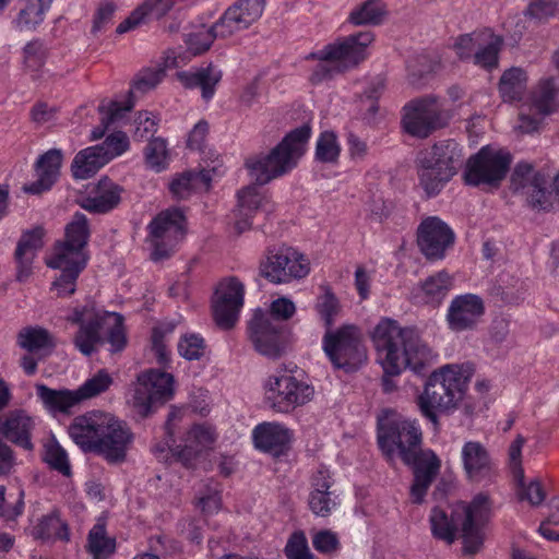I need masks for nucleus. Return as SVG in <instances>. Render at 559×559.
I'll list each match as a JSON object with an SVG mask.
<instances>
[{"mask_svg": "<svg viewBox=\"0 0 559 559\" xmlns=\"http://www.w3.org/2000/svg\"><path fill=\"white\" fill-rule=\"evenodd\" d=\"M371 338L385 376H397L407 368L420 372L436 357L424 342L389 318L379 321Z\"/></svg>", "mask_w": 559, "mask_h": 559, "instance_id": "obj_1", "label": "nucleus"}, {"mask_svg": "<svg viewBox=\"0 0 559 559\" xmlns=\"http://www.w3.org/2000/svg\"><path fill=\"white\" fill-rule=\"evenodd\" d=\"M472 370L464 365H448L432 372L417 399L421 414L437 423L438 414L457 408L467 390Z\"/></svg>", "mask_w": 559, "mask_h": 559, "instance_id": "obj_2", "label": "nucleus"}, {"mask_svg": "<svg viewBox=\"0 0 559 559\" xmlns=\"http://www.w3.org/2000/svg\"><path fill=\"white\" fill-rule=\"evenodd\" d=\"M88 238L87 221L84 214L76 213L66 228V240L56 246L47 260L51 269L60 270V276L52 283L58 296H70L75 292V283L84 270L87 257L84 247Z\"/></svg>", "mask_w": 559, "mask_h": 559, "instance_id": "obj_3", "label": "nucleus"}, {"mask_svg": "<svg viewBox=\"0 0 559 559\" xmlns=\"http://www.w3.org/2000/svg\"><path fill=\"white\" fill-rule=\"evenodd\" d=\"M310 135V127L304 124L288 133L269 153L249 157L246 168L250 178L265 185L292 171L305 154Z\"/></svg>", "mask_w": 559, "mask_h": 559, "instance_id": "obj_4", "label": "nucleus"}, {"mask_svg": "<svg viewBox=\"0 0 559 559\" xmlns=\"http://www.w3.org/2000/svg\"><path fill=\"white\" fill-rule=\"evenodd\" d=\"M464 163L463 147L454 140H441L420 151L416 159L418 182L435 197L457 174Z\"/></svg>", "mask_w": 559, "mask_h": 559, "instance_id": "obj_5", "label": "nucleus"}, {"mask_svg": "<svg viewBox=\"0 0 559 559\" xmlns=\"http://www.w3.org/2000/svg\"><path fill=\"white\" fill-rule=\"evenodd\" d=\"M68 320L80 324L74 344L84 355H91L102 342L100 330L107 331L114 350H121L126 345L123 319L116 312L98 311L93 306H84L75 308Z\"/></svg>", "mask_w": 559, "mask_h": 559, "instance_id": "obj_6", "label": "nucleus"}, {"mask_svg": "<svg viewBox=\"0 0 559 559\" xmlns=\"http://www.w3.org/2000/svg\"><path fill=\"white\" fill-rule=\"evenodd\" d=\"M378 443L390 461L400 457L411 465L419 454L421 430L416 420L408 419L394 411H385L379 418Z\"/></svg>", "mask_w": 559, "mask_h": 559, "instance_id": "obj_7", "label": "nucleus"}, {"mask_svg": "<svg viewBox=\"0 0 559 559\" xmlns=\"http://www.w3.org/2000/svg\"><path fill=\"white\" fill-rule=\"evenodd\" d=\"M264 403L275 413L288 414L309 403L314 388L287 370L269 374L263 383Z\"/></svg>", "mask_w": 559, "mask_h": 559, "instance_id": "obj_8", "label": "nucleus"}, {"mask_svg": "<svg viewBox=\"0 0 559 559\" xmlns=\"http://www.w3.org/2000/svg\"><path fill=\"white\" fill-rule=\"evenodd\" d=\"M511 189L535 210H549L559 200V174L551 177L533 165L519 163L511 176Z\"/></svg>", "mask_w": 559, "mask_h": 559, "instance_id": "obj_9", "label": "nucleus"}, {"mask_svg": "<svg viewBox=\"0 0 559 559\" xmlns=\"http://www.w3.org/2000/svg\"><path fill=\"white\" fill-rule=\"evenodd\" d=\"M370 32H359L342 40L325 46L317 53L320 60L312 80L321 81L333 72H341L355 67L367 56V48L372 43Z\"/></svg>", "mask_w": 559, "mask_h": 559, "instance_id": "obj_10", "label": "nucleus"}, {"mask_svg": "<svg viewBox=\"0 0 559 559\" xmlns=\"http://www.w3.org/2000/svg\"><path fill=\"white\" fill-rule=\"evenodd\" d=\"M322 349L335 369L347 372L358 369L367 358L360 330L353 324L326 330Z\"/></svg>", "mask_w": 559, "mask_h": 559, "instance_id": "obj_11", "label": "nucleus"}, {"mask_svg": "<svg viewBox=\"0 0 559 559\" xmlns=\"http://www.w3.org/2000/svg\"><path fill=\"white\" fill-rule=\"evenodd\" d=\"M451 114L437 96L414 99L403 108L402 126L406 133L417 139H426L448 126Z\"/></svg>", "mask_w": 559, "mask_h": 559, "instance_id": "obj_12", "label": "nucleus"}, {"mask_svg": "<svg viewBox=\"0 0 559 559\" xmlns=\"http://www.w3.org/2000/svg\"><path fill=\"white\" fill-rule=\"evenodd\" d=\"M129 399V404L141 417L151 415L157 405H163L175 395V378L171 373L151 368L142 371Z\"/></svg>", "mask_w": 559, "mask_h": 559, "instance_id": "obj_13", "label": "nucleus"}, {"mask_svg": "<svg viewBox=\"0 0 559 559\" xmlns=\"http://www.w3.org/2000/svg\"><path fill=\"white\" fill-rule=\"evenodd\" d=\"M147 242L152 258H168L185 236V216L178 209H168L156 215L148 224Z\"/></svg>", "mask_w": 559, "mask_h": 559, "instance_id": "obj_14", "label": "nucleus"}, {"mask_svg": "<svg viewBox=\"0 0 559 559\" xmlns=\"http://www.w3.org/2000/svg\"><path fill=\"white\" fill-rule=\"evenodd\" d=\"M502 40L489 29L460 35L453 41L452 48L459 59L472 61L484 69L498 66V55Z\"/></svg>", "mask_w": 559, "mask_h": 559, "instance_id": "obj_15", "label": "nucleus"}, {"mask_svg": "<svg viewBox=\"0 0 559 559\" xmlns=\"http://www.w3.org/2000/svg\"><path fill=\"white\" fill-rule=\"evenodd\" d=\"M512 162L509 152L500 148L483 147L467 162L464 179L467 185L493 186L507 175Z\"/></svg>", "mask_w": 559, "mask_h": 559, "instance_id": "obj_16", "label": "nucleus"}, {"mask_svg": "<svg viewBox=\"0 0 559 559\" xmlns=\"http://www.w3.org/2000/svg\"><path fill=\"white\" fill-rule=\"evenodd\" d=\"M310 262L301 252L292 247L270 251L260 264V273L274 284L289 283L306 277Z\"/></svg>", "mask_w": 559, "mask_h": 559, "instance_id": "obj_17", "label": "nucleus"}, {"mask_svg": "<svg viewBox=\"0 0 559 559\" xmlns=\"http://www.w3.org/2000/svg\"><path fill=\"white\" fill-rule=\"evenodd\" d=\"M556 93L554 79L540 80L530 99L521 106L516 129L522 133L537 131L544 119L557 110Z\"/></svg>", "mask_w": 559, "mask_h": 559, "instance_id": "obj_18", "label": "nucleus"}, {"mask_svg": "<svg viewBox=\"0 0 559 559\" xmlns=\"http://www.w3.org/2000/svg\"><path fill=\"white\" fill-rule=\"evenodd\" d=\"M245 285L234 276L219 282L213 299L214 319L221 328H231L243 307Z\"/></svg>", "mask_w": 559, "mask_h": 559, "instance_id": "obj_19", "label": "nucleus"}, {"mask_svg": "<svg viewBox=\"0 0 559 559\" xmlns=\"http://www.w3.org/2000/svg\"><path fill=\"white\" fill-rule=\"evenodd\" d=\"M457 508L463 520L464 550L467 554H475L483 544L480 526L490 518L491 502L487 495L478 493L468 504H459Z\"/></svg>", "mask_w": 559, "mask_h": 559, "instance_id": "obj_20", "label": "nucleus"}, {"mask_svg": "<svg viewBox=\"0 0 559 559\" xmlns=\"http://www.w3.org/2000/svg\"><path fill=\"white\" fill-rule=\"evenodd\" d=\"M455 240L451 227L437 216L423 219L417 229V243L421 253L432 261L442 260Z\"/></svg>", "mask_w": 559, "mask_h": 559, "instance_id": "obj_21", "label": "nucleus"}, {"mask_svg": "<svg viewBox=\"0 0 559 559\" xmlns=\"http://www.w3.org/2000/svg\"><path fill=\"white\" fill-rule=\"evenodd\" d=\"M486 311L484 299L476 294H460L452 298L447 309L448 328L455 333L473 331Z\"/></svg>", "mask_w": 559, "mask_h": 559, "instance_id": "obj_22", "label": "nucleus"}, {"mask_svg": "<svg viewBox=\"0 0 559 559\" xmlns=\"http://www.w3.org/2000/svg\"><path fill=\"white\" fill-rule=\"evenodd\" d=\"M254 348L270 358H277L284 349L283 325L262 310H257L248 325Z\"/></svg>", "mask_w": 559, "mask_h": 559, "instance_id": "obj_23", "label": "nucleus"}, {"mask_svg": "<svg viewBox=\"0 0 559 559\" xmlns=\"http://www.w3.org/2000/svg\"><path fill=\"white\" fill-rule=\"evenodd\" d=\"M114 414L92 411L78 416L69 426L71 439L84 451L97 450L102 438L109 429Z\"/></svg>", "mask_w": 559, "mask_h": 559, "instance_id": "obj_24", "label": "nucleus"}, {"mask_svg": "<svg viewBox=\"0 0 559 559\" xmlns=\"http://www.w3.org/2000/svg\"><path fill=\"white\" fill-rule=\"evenodd\" d=\"M217 440V432L215 428L207 424H197L190 427L182 438V444L177 445L175 449H169L174 456L180 461L185 466H194L198 457L212 450Z\"/></svg>", "mask_w": 559, "mask_h": 559, "instance_id": "obj_25", "label": "nucleus"}, {"mask_svg": "<svg viewBox=\"0 0 559 559\" xmlns=\"http://www.w3.org/2000/svg\"><path fill=\"white\" fill-rule=\"evenodd\" d=\"M263 11V0H239L214 24V31L219 37H229L247 29L262 16Z\"/></svg>", "mask_w": 559, "mask_h": 559, "instance_id": "obj_26", "label": "nucleus"}, {"mask_svg": "<svg viewBox=\"0 0 559 559\" xmlns=\"http://www.w3.org/2000/svg\"><path fill=\"white\" fill-rule=\"evenodd\" d=\"M414 465V481L411 486V499L414 503H421L432 481L441 468V460L430 450H421Z\"/></svg>", "mask_w": 559, "mask_h": 559, "instance_id": "obj_27", "label": "nucleus"}, {"mask_svg": "<svg viewBox=\"0 0 559 559\" xmlns=\"http://www.w3.org/2000/svg\"><path fill=\"white\" fill-rule=\"evenodd\" d=\"M35 426V418L23 409H14L0 416V435L26 451L34 449L32 436Z\"/></svg>", "mask_w": 559, "mask_h": 559, "instance_id": "obj_28", "label": "nucleus"}, {"mask_svg": "<svg viewBox=\"0 0 559 559\" xmlns=\"http://www.w3.org/2000/svg\"><path fill=\"white\" fill-rule=\"evenodd\" d=\"M293 436V431L278 421H264L252 430L254 447L273 455L283 454L289 448Z\"/></svg>", "mask_w": 559, "mask_h": 559, "instance_id": "obj_29", "label": "nucleus"}, {"mask_svg": "<svg viewBox=\"0 0 559 559\" xmlns=\"http://www.w3.org/2000/svg\"><path fill=\"white\" fill-rule=\"evenodd\" d=\"M133 436L127 424L114 415L108 431L96 450L110 463L124 461Z\"/></svg>", "mask_w": 559, "mask_h": 559, "instance_id": "obj_30", "label": "nucleus"}, {"mask_svg": "<svg viewBox=\"0 0 559 559\" xmlns=\"http://www.w3.org/2000/svg\"><path fill=\"white\" fill-rule=\"evenodd\" d=\"M453 277L447 271L437 272L420 281L411 293L414 302L438 307L453 287Z\"/></svg>", "mask_w": 559, "mask_h": 559, "instance_id": "obj_31", "label": "nucleus"}, {"mask_svg": "<svg viewBox=\"0 0 559 559\" xmlns=\"http://www.w3.org/2000/svg\"><path fill=\"white\" fill-rule=\"evenodd\" d=\"M269 201L257 186H248L238 192V205L234 212L235 229L241 234L250 229L255 213L265 210Z\"/></svg>", "mask_w": 559, "mask_h": 559, "instance_id": "obj_32", "label": "nucleus"}, {"mask_svg": "<svg viewBox=\"0 0 559 559\" xmlns=\"http://www.w3.org/2000/svg\"><path fill=\"white\" fill-rule=\"evenodd\" d=\"M174 0H145L117 27V33L123 34L141 25L164 17L173 8Z\"/></svg>", "mask_w": 559, "mask_h": 559, "instance_id": "obj_33", "label": "nucleus"}, {"mask_svg": "<svg viewBox=\"0 0 559 559\" xmlns=\"http://www.w3.org/2000/svg\"><path fill=\"white\" fill-rule=\"evenodd\" d=\"M62 163V153L59 150H50L46 152L36 163L37 180L24 190L28 193H40L50 189L56 182Z\"/></svg>", "mask_w": 559, "mask_h": 559, "instance_id": "obj_34", "label": "nucleus"}, {"mask_svg": "<svg viewBox=\"0 0 559 559\" xmlns=\"http://www.w3.org/2000/svg\"><path fill=\"white\" fill-rule=\"evenodd\" d=\"M462 516L459 508L450 511L435 507L429 516L430 528L433 537L452 544L460 530L462 531Z\"/></svg>", "mask_w": 559, "mask_h": 559, "instance_id": "obj_35", "label": "nucleus"}, {"mask_svg": "<svg viewBox=\"0 0 559 559\" xmlns=\"http://www.w3.org/2000/svg\"><path fill=\"white\" fill-rule=\"evenodd\" d=\"M43 247V229L36 228L25 233L19 241L15 257L17 261L16 278L24 282L32 274V263L37 251Z\"/></svg>", "mask_w": 559, "mask_h": 559, "instance_id": "obj_36", "label": "nucleus"}, {"mask_svg": "<svg viewBox=\"0 0 559 559\" xmlns=\"http://www.w3.org/2000/svg\"><path fill=\"white\" fill-rule=\"evenodd\" d=\"M461 461L467 477L479 479L491 467V459L487 449L478 441H467L461 450Z\"/></svg>", "mask_w": 559, "mask_h": 559, "instance_id": "obj_37", "label": "nucleus"}, {"mask_svg": "<svg viewBox=\"0 0 559 559\" xmlns=\"http://www.w3.org/2000/svg\"><path fill=\"white\" fill-rule=\"evenodd\" d=\"M121 189L111 180H99L91 195L85 198L81 206L88 212L106 213L120 202Z\"/></svg>", "mask_w": 559, "mask_h": 559, "instance_id": "obj_38", "label": "nucleus"}, {"mask_svg": "<svg viewBox=\"0 0 559 559\" xmlns=\"http://www.w3.org/2000/svg\"><path fill=\"white\" fill-rule=\"evenodd\" d=\"M217 168L187 171L175 178L170 183V191L179 199H185L192 191L207 190L214 176L221 175Z\"/></svg>", "mask_w": 559, "mask_h": 559, "instance_id": "obj_39", "label": "nucleus"}, {"mask_svg": "<svg viewBox=\"0 0 559 559\" xmlns=\"http://www.w3.org/2000/svg\"><path fill=\"white\" fill-rule=\"evenodd\" d=\"M35 389L43 405L50 413H67L81 402L76 390H53L45 384H37Z\"/></svg>", "mask_w": 559, "mask_h": 559, "instance_id": "obj_40", "label": "nucleus"}, {"mask_svg": "<svg viewBox=\"0 0 559 559\" xmlns=\"http://www.w3.org/2000/svg\"><path fill=\"white\" fill-rule=\"evenodd\" d=\"M222 78V72L213 66L202 68L195 72H183L179 74L181 83L189 88L199 87L204 99L209 100L215 93V86Z\"/></svg>", "mask_w": 559, "mask_h": 559, "instance_id": "obj_41", "label": "nucleus"}, {"mask_svg": "<svg viewBox=\"0 0 559 559\" xmlns=\"http://www.w3.org/2000/svg\"><path fill=\"white\" fill-rule=\"evenodd\" d=\"M102 150L94 146L80 151L72 163V173L76 179H87L107 164Z\"/></svg>", "mask_w": 559, "mask_h": 559, "instance_id": "obj_42", "label": "nucleus"}, {"mask_svg": "<svg viewBox=\"0 0 559 559\" xmlns=\"http://www.w3.org/2000/svg\"><path fill=\"white\" fill-rule=\"evenodd\" d=\"M17 344L29 354L46 355L53 347V341L47 330L38 326L23 328L17 334Z\"/></svg>", "mask_w": 559, "mask_h": 559, "instance_id": "obj_43", "label": "nucleus"}, {"mask_svg": "<svg viewBox=\"0 0 559 559\" xmlns=\"http://www.w3.org/2000/svg\"><path fill=\"white\" fill-rule=\"evenodd\" d=\"M32 535L36 539L46 542L63 540L70 538L67 524L59 518L56 512L47 514L39 519L32 527Z\"/></svg>", "mask_w": 559, "mask_h": 559, "instance_id": "obj_44", "label": "nucleus"}, {"mask_svg": "<svg viewBox=\"0 0 559 559\" xmlns=\"http://www.w3.org/2000/svg\"><path fill=\"white\" fill-rule=\"evenodd\" d=\"M527 74L521 68L506 70L500 78L499 92L504 102H516L526 91Z\"/></svg>", "mask_w": 559, "mask_h": 559, "instance_id": "obj_45", "label": "nucleus"}, {"mask_svg": "<svg viewBox=\"0 0 559 559\" xmlns=\"http://www.w3.org/2000/svg\"><path fill=\"white\" fill-rule=\"evenodd\" d=\"M515 484V493L520 501L528 503L531 507H539L547 497L546 489L539 478L527 479L524 473L521 477L513 476Z\"/></svg>", "mask_w": 559, "mask_h": 559, "instance_id": "obj_46", "label": "nucleus"}, {"mask_svg": "<svg viewBox=\"0 0 559 559\" xmlns=\"http://www.w3.org/2000/svg\"><path fill=\"white\" fill-rule=\"evenodd\" d=\"M115 539L106 534L103 523H96L88 534L87 548L94 559H107L115 550Z\"/></svg>", "mask_w": 559, "mask_h": 559, "instance_id": "obj_47", "label": "nucleus"}, {"mask_svg": "<svg viewBox=\"0 0 559 559\" xmlns=\"http://www.w3.org/2000/svg\"><path fill=\"white\" fill-rule=\"evenodd\" d=\"M314 309L326 330L333 329L332 326L342 311L340 300L330 288H324L323 293L317 297Z\"/></svg>", "mask_w": 559, "mask_h": 559, "instance_id": "obj_48", "label": "nucleus"}, {"mask_svg": "<svg viewBox=\"0 0 559 559\" xmlns=\"http://www.w3.org/2000/svg\"><path fill=\"white\" fill-rule=\"evenodd\" d=\"M175 330L173 322L162 323L153 329L152 352L155 355L156 362L160 366H167L170 362V350L168 348V338Z\"/></svg>", "mask_w": 559, "mask_h": 559, "instance_id": "obj_49", "label": "nucleus"}, {"mask_svg": "<svg viewBox=\"0 0 559 559\" xmlns=\"http://www.w3.org/2000/svg\"><path fill=\"white\" fill-rule=\"evenodd\" d=\"M52 0H36L21 10L16 23L21 29H32L44 21L45 13L49 10Z\"/></svg>", "mask_w": 559, "mask_h": 559, "instance_id": "obj_50", "label": "nucleus"}, {"mask_svg": "<svg viewBox=\"0 0 559 559\" xmlns=\"http://www.w3.org/2000/svg\"><path fill=\"white\" fill-rule=\"evenodd\" d=\"M145 163L156 173L164 170L169 163L167 143L162 138H155L148 142L144 151Z\"/></svg>", "mask_w": 559, "mask_h": 559, "instance_id": "obj_51", "label": "nucleus"}, {"mask_svg": "<svg viewBox=\"0 0 559 559\" xmlns=\"http://www.w3.org/2000/svg\"><path fill=\"white\" fill-rule=\"evenodd\" d=\"M341 153V145L334 132H322L316 144V159L321 163H335Z\"/></svg>", "mask_w": 559, "mask_h": 559, "instance_id": "obj_52", "label": "nucleus"}, {"mask_svg": "<svg viewBox=\"0 0 559 559\" xmlns=\"http://www.w3.org/2000/svg\"><path fill=\"white\" fill-rule=\"evenodd\" d=\"M112 382L111 376L106 370H99L76 390L80 401L92 399L106 392Z\"/></svg>", "mask_w": 559, "mask_h": 559, "instance_id": "obj_53", "label": "nucleus"}, {"mask_svg": "<svg viewBox=\"0 0 559 559\" xmlns=\"http://www.w3.org/2000/svg\"><path fill=\"white\" fill-rule=\"evenodd\" d=\"M310 510L318 516H329L340 504L334 491H310L308 499Z\"/></svg>", "mask_w": 559, "mask_h": 559, "instance_id": "obj_54", "label": "nucleus"}, {"mask_svg": "<svg viewBox=\"0 0 559 559\" xmlns=\"http://www.w3.org/2000/svg\"><path fill=\"white\" fill-rule=\"evenodd\" d=\"M177 349L182 358L197 360L200 359L205 352V342L200 334L186 333L179 338Z\"/></svg>", "mask_w": 559, "mask_h": 559, "instance_id": "obj_55", "label": "nucleus"}, {"mask_svg": "<svg viewBox=\"0 0 559 559\" xmlns=\"http://www.w3.org/2000/svg\"><path fill=\"white\" fill-rule=\"evenodd\" d=\"M44 460L51 468L62 475H70L71 467L67 452L56 441L51 440L45 444Z\"/></svg>", "mask_w": 559, "mask_h": 559, "instance_id": "obj_56", "label": "nucleus"}, {"mask_svg": "<svg viewBox=\"0 0 559 559\" xmlns=\"http://www.w3.org/2000/svg\"><path fill=\"white\" fill-rule=\"evenodd\" d=\"M287 559H318L310 550L306 534L302 531L294 532L284 548Z\"/></svg>", "mask_w": 559, "mask_h": 559, "instance_id": "obj_57", "label": "nucleus"}, {"mask_svg": "<svg viewBox=\"0 0 559 559\" xmlns=\"http://www.w3.org/2000/svg\"><path fill=\"white\" fill-rule=\"evenodd\" d=\"M109 163L129 150L130 142L126 133L118 131L108 135L102 144L95 145Z\"/></svg>", "mask_w": 559, "mask_h": 559, "instance_id": "obj_58", "label": "nucleus"}, {"mask_svg": "<svg viewBox=\"0 0 559 559\" xmlns=\"http://www.w3.org/2000/svg\"><path fill=\"white\" fill-rule=\"evenodd\" d=\"M383 13L379 0H368L361 7L350 13V21L356 25L378 23Z\"/></svg>", "mask_w": 559, "mask_h": 559, "instance_id": "obj_59", "label": "nucleus"}, {"mask_svg": "<svg viewBox=\"0 0 559 559\" xmlns=\"http://www.w3.org/2000/svg\"><path fill=\"white\" fill-rule=\"evenodd\" d=\"M312 546L319 554L333 555L340 551L342 545L335 532L321 530L313 533Z\"/></svg>", "mask_w": 559, "mask_h": 559, "instance_id": "obj_60", "label": "nucleus"}, {"mask_svg": "<svg viewBox=\"0 0 559 559\" xmlns=\"http://www.w3.org/2000/svg\"><path fill=\"white\" fill-rule=\"evenodd\" d=\"M11 501L5 499V489L4 487L0 488V516L5 518L7 520H14L16 516L22 514L23 512V491L16 489L15 493H10Z\"/></svg>", "mask_w": 559, "mask_h": 559, "instance_id": "obj_61", "label": "nucleus"}, {"mask_svg": "<svg viewBox=\"0 0 559 559\" xmlns=\"http://www.w3.org/2000/svg\"><path fill=\"white\" fill-rule=\"evenodd\" d=\"M558 11V0H532L526 9V14L532 19L544 21L555 16Z\"/></svg>", "mask_w": 559, "mask_h": 559, "instance_id": "obj_62", "label": "nucleus"}, {"mask_svg": "<svg viewBox=\"0 0 559 559\" xmlns=\"http://www.w3.org/2000/svg\"><path fill=\"white\" fill-rule=\"evenodd\" d=\"M215 37H219V35H216L214 25L211 28H204L194 34H190L187 39L188 49L193 55H200L211 47Z\"/></svg>", "mask_w": 559, "mask_h": 559, "instance_id": "obj_63", "label": "nucleus"}, {"mask_svg": "<svg viewBox=\"0 0 559 559\" xmlns=\"http://www.w3.org/2000/svg\"><path fill=\"white\" fill-rule=\"evenodd\" d=\"M131 108V103H128L127 105H121L120 103L112 100H103L99 105L102 123L105 128H108L110 123L121 119L124 112L129 111Z\"/></svg>", "mask_w": 559, "mask_h": 559, "instance_id": "obj_64", "label": "nucleus"}]
</instances>
